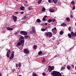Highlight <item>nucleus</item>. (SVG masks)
Wrapping results in <instances>:
<instances>
[{
	"mask_svg": "<svg viewBox=\"0 0 76 76\" xmlns=\"http://www.w3.org/2000/svg\"><path fill=\"white\" fill-rule=\"evenodd\" d=\"M46 9L45 7H43L42 8V10H41L42 12H44V11H45V10Z\"/></svg>",
	"mask_w": 76,
	"mask_h": 76,
	"instance_id": "nucleus-28",
	"label": "nucleus"
},
{
	"mask_svg": "<svg viewBox=\"0 0 76 76\" xmlns=\"http://www.w3.org/2000/svg\"><path fill=\"white\" fill-rule=\"evenodd\" d=\"M14 53H15V52H14V51H12L11 54H12L14 56Z\"/></svg>",
	"mask_w": 76,
	"mask_h": 76,
	"instance_id": "nucleus-41",
	"label": "nucleus"
},
{
	"mask_svg": "<svg viewBox=\"0 0 76 76\" xmlns=\"http://www.w3.org/2000/svg\"><path fill=\"white\" fill-rule=\"evenodd\" d=\"M20 10H21L23 11L25 10V7H23V6H21L20 8Z\"/></svg>",
	"mask_w": 76,
	"mask_h": 76,
	"instance_id": "nucleus-14",
	"label": "nucleus"
},
{
	"mask_svg": "<svg viewBox=\"0 0 76 76\" xmlns=\"http://www.w3.org/2000/svg\"><path fill=\"white\" fill-rule=\"evenodd\" d=\"M20 34L24 35H26L28 34V33H27V32L25 31H20Z\"/></svg>",
	"mask_w": 76,
	"mask_h": 76,
	"instance_id": "nucleus-7",
	"label": "nucleus"
},
{
	"mask_svg": "<svg viewBox=\"0 0 76 76\" xmlns=\"http://www.w3.org/2000/svg\"><path fill=\"white\" fill-rule=\"evenodd\" d=\"M42 20L43 21H45V20H46V19H45V18H43L42 19Z\"/></svg>",
	"mask_w": 76,
	"mask_h": 76,
	"instance_id": "nucleus-34",
	"label": "nucleus"
},
{
	"mask_svg": "<svg viewBox=\"0 0 76 76\" xmlns=\"http://www.w3.org/2000/svg\"><path fill=\"white\" fill-rule=\"evenodd\" d=\"M28 37V36H24L25 38H27Z\"/></svg>",
	"mask_w": 76,
	"mask_h": 76,
	"instance_id": "nucleus-42",
	"label": "nucleus"
},
{
	"mask_svg": "<svg viewBox=\"0 0 76 76\" xmlns=\"http://www.w3.org/2000/svg\"><path fill=\"white\" fill-rule=\"evenodd\" d=\"M17 0V1H18V0Z\"/></svg>",
	"mask_w": 76,
	"mask_h": 76,
	"instance_id": "nucleus-62",
	"label": "nucleus"
},
{
	"mask_svg": "<svg viewBox=\"0 0 76 76\" xmlns=\"http://www.w3.org/2000/svg\"><path fill=\"white\" fill-rule=\"evenodd\" d=\"M45 35H46V36H48L50 37V38H51L53 36V34H52V32H49L48 33H45Z\"/></svg>",
	"mask_w": 76,
	"mask_h": 76,
	"instance_id": "nucleus-4",
	"label": "nucleus"
},
{
	"mask_svg": "<svg viewBox=\"0 0 76 76\" xmlns=\"http://www.w3.org/2000/svg\"><path fill=\"white\" fill-rule=\"evenodd\" d=\"M18 12H15V13H16V14H18Z\"/></svg>",
	"mask_w": 76,
	"mask_h": 76,
	"instance_id": "nucleus-50",
	"label": "nucleus"
},
{
	"mask_svg": "<svg viewBox=\"0 0 76 76\" xmlns=\"http://www.w3.org/2000/svg\"><path fill=\"white\" fill-rule=\"evenodd\" d=\"M66 20L68 22H69V21H70V18H66Z\"/></svg>",
	"mask_w": 76,
	"mask_h": 76,
	"instance_id": "nucleus-29",
	"label": "nucleus"
},
{
	"mask_svg": "<svg viewBox=\"0 0 76 76\" xmlns=\"http://www.w3.org/2000/svg\"><path fill=\"white\" fill-rule=\"evenodd\" d=\"M75 25H76V23H75Z\"/></svg>",
	"mask_w": 76,
	"mask_h": 76,
	"instance_id": "nucleus-60",
	"label": "nucleus"
},
{
	"mask_svg": "<svg viewBox=\"0 0 76 76\" xmlns=\"http://www.w3.org/2000/svg\"><path fill=\"white\" fill-rule=\"evenodd\" d=\"M45 58H43V60H42V62L43 63H44V62H45Z\"/></svg>",
	"mask_w": 76,
	"mask_h": 76,
	"instance_id": "nucleus-35",
	"label": "nucleus"
},
{
	"mask_svg": "<svg viewBox=\"0 0 76 76\" xmlns=\"http://www.w3.org/2000/svg\"><path fill=\"white\" fill-rule=\"evenodd\" d=\"M64 69V67H62L61 68V70H63Z\"/></svg>",
	"mask_w": 76,
	"mask_h": 76,
	"instance_id": "nucleus-39",
	"label": "nucleus"
},
{
	"mask_svg": "<svg viewBox=\"0 0 76 76\" xmlns=\"http://www.w3.org/2000/svg\"><path fill=\"white\" fill-rule=\"evenodd\" d=\"M35 27L34 26L32 27V31H33L34 33H35L36 32V30L35 29Z\"/></svg>",
	"mask_w": 76,
	"mask_h": 76,
	"instance_id": "nucleus-11",
	"label": "nucleus"
},
{
	"mask_svg": "<svg viewBox=\"0 0 76 76\" xmlns=\"http://www.w3.org/2000/svg\"><path fill=\"white\" fill-rule=\"evenodd\" d=\"M42 54V51H39L38 53L39 55H41Z\"/></svg>",
	"mask_w": 76,
	"mask_h": 76,
	"instance_id": "nucleus-24",
	"label": "nucleus"
},
{
	"mask_svg": "<svg viewBox=\"0 0 76 76\" xmlns=\"http://www.w3.org/2000/svg\"><path fill=\"white\" fill-rule=\"evenodd\" d=\"M61 26H64H64H67V25L66 23H63L61 25Z\"/></svg>",
	"mask_w": 76,
	"mask_h": 76,
	"instance_id": "nucleus-13",
	"label": "nucleus"
},
{
	"mask_svg": "<svg viewBox=\"0 0 76 76\" xmlns=\"http://www.w3.org/2000/svg\"><path fill=\"white\" fill-rule=\"evenodd\" d=\"M59 34L60 35H63V31H61L59 32Z\"/></svg>",
	"mask_w": 76,
	"mask_h": 76,
	"instance_id": "nucleus-26",
	"label": "nucleus"
},
{
	"mask_svg": "<svg viewBox=\"0 0 76 76\" xmlns=\"http://www.w3.org/2000/svg\"><path fill=\"white\" fill-rule=\"evenodd\" d=\"M75 70H76V67H75Z\"/></svg>",
	"mask_w": 76,
	"mask_h": 76,
	"instance_id": "nucleus-59",
	"label": "nucleus"
},
{
	"mask_svg": "<svg viewBox=\"0 0 76 76\" xmlns=\"http://www.w3.org/2000/svg\"><path fill=\"white\" fill-rule=\"evenodd\" d=\"M37 45L34 46L33 49H34V50H36V49H37Z\"/></svg>",
	"mask_w": 76,
	"mask_h": 76,
	"instance_id": "nucleus-20",
	"label": "nucleus"
},
{
	"mask_svg": "<svg viewBox=\"0 0 76 76\" xmlns=\"http://www.w3.org/2000/svg\"><path fill=\"white\" fill-rule=\"evenodd\" d=\"M16 67H18L19 66V65L18 64H16Z\"/></svg>",
	"mask_w": 76,
	"mask_h": 76,
	"instance_id": "nucleus-40",
	"label": "nucleus"
},
{
	"mask_svg": "<svg viewBox=\"0 0 76 76\" xmlns=\"http://www.w3.org/2000/svg\"><path fill=\"white\" fill-rule=\"evenodd\" d=\"M54 57H57V56L56 55L55 56H54Z\"/></svg>",
	"mask_w": 76,
	"mask_h": 76,
	"instance_id": "nucleus-57",
	"label": "nucleus"
},
{
	"mask_svg": "<svg viewBox=\"0 0 76 76\" xmlns=\"http://www.w3.org/2000/svg\"><path fill=\"white\" fill-rule=\"evenodd\" d=\"M24 39V37L23 36H21L19 39L20 40L17 43V45L18 46H20L22 44V46L24 45V41L23 39Z\"/></svg>",
	"mask_w": 76,
	"mask_h": 76,
	"instance_id": "nucleus-1",
	"label": "nucleus"
},
{
	"mask_svg": "<svg viewBox=\"0 0 76 76\" xmlns=\"http://www.w3.org/2000/svg\"><path fill=\"white\" fill-rule=\"evenodd\" d=\"M19 76H22V75H19Z\"/></svg>",
	"mask_w": 76,
	"mask_h": 76,
	"instance_id": "nucleus-58",
	"label": "nucleus"
},
{
	"mask_svg": "<svg viewBox=\"0 0 76 76\" xmlns=\"http://www.w3.org/2000/svg\"><path fill=\"white\" fill-rule=\"evenodd\" d=\"M24 19H26L27 17L26 16H24Z\"/></svg>",
	"mask_w": 76,
	"mask_h": 76,
	"instance_id": "nucleus-52",
	"label": "nucleus"
},
{
	"mask_svg": "<svg viewBox=\"0 0 76 76\" xmlns=\"http://www.w3.org/2000/svg\"><path fill=\"white\" fill-rule=\"evenodd\" d=\"M2 76V74L0 72V76Z\"/></svg>",
	"mask_w": 76,
	"mask_h": 76,
	"instance_id": "nucleus-55",
	"label": "nucleus"
},
{
	"mask_svg": "<svg viewBox=\"0 0 76 76\" xmlns=\"http://www.w3.org/2000/svg\"><path fill=\"white\" fill-rule=\"evenodd\" d=\"M52 1L54 3V4H57L58 0H53Z\"/></svg>",
	"mask_w": 76,
	"mask_h": 76,
	"instance_id": "nucleus-16",
	"label": "nucleus"
},
{
	"mask_svg": "<svg viewBox=\"0 0 76 76\" xmlns=\"http://www.w3.org/2000/svg\"><path fill=\"white\" fill-rule=\"evenodd\" d=\"M51 75L53 76H61L62 75L60 72L55 71H53L51 73Z\"/></svg>",
	"mask_w": 76,
	"mask_h": 76,
	"instance_id": "nucleus-2",
	"label": "nucleus"
},
{
	"mask_svg": "<svg viewBox=\"0 0 76 76\" xmlns=\"http://www.w3.org/2000/svg\"><path fill=\"white\" fill-rule=\"evenodd\" d=\"M7 51H8L6 54L7 57L8 58H9V54H10V53H11V51H10V50L8 49H7Z\"/></svg>",
	"mask_w": 76,
	"mask_h": 76,
	"instance_id": "nucleus-6",
	"label": "nucleus"
},
{
	"mask_svg": "<svg viewBox=\"0 0 76 76\" xmlns=\"http://www.w3.org/2000/svg\"><path fill=\"white\" fill-rule=\"evenodd\" d=\"M28 9L29 10H31L33 9L32 7H28Z\"/></svg>",
	"mask_w": 76,
	"mask_h": 76,
	"instance_id": "nucleus-21",
	"label": "nucleus"
},
{
	"mask_svg": "<svg viewBox=\"0 0 76 76\" xmlns=\"http://www.w3.org/2000/svg\"><path fill=\"white\" fill-rule=\"evenodd\" d=\"M23 51L24 53H25V54H29V50H27L26 49L24 50Z\"/></svg>",
	"mask_w": 76,
	"mask_h": 76,
	"instance_id": "nucleus-10",
	"label": "nucleus"
},
{
	"mask_svg": "<svg viewBox=\"0 0 76 76\" xmlns=\"http://www.w3.org/2000/svg\"><path fill=\"white\" fill-rule=\"evenodd\" d=\"M24 13V12H20V13H21V14H23Z\"/></svg>",
	"mask_w": 76,
	"mask_h": 76,
	"instance_id": "nucleus-44",
	"label": "nucleus"
},
{
	"mask_svg": "<svg viewBox=\"0 0 76 76\" xmlns=\"http://www.w3.org/2000/svg\"><path fill=\"white\" fill-rule=\"evenodd\" d=\"M32 76H37V75L35 73H33Z\"/></svg>",
	"mask_w": 76,
	"mask_h": 76,
	"instance_id": "nucleus-32",
	"label": "nucleus"
},
{
	"mask_svg": "<svg viewBox=\"0 0 76 76\" xmlns=\"http://www.w3.org/2000/svg\"><path fill=\"white\" fill-rule=\"evenodd\" d=\"M46 29L45 28H42L41 29V30L42 31H46Z\"/></svg>",
	"mask_w": 76,
	"mask_h": 76,
	"instance_id": "nucleus-31",
	"label": "nucleus"
},
{
	"mask_svg": "<svg viewBox=\"0 0 76 76\" xmlns=\"http://www.w3.org/2000/svg\"><path fill=\"white\" fill-rule=\"evenodd\" d=\"M49 11L51 12H54V9H50Z\"/></svg>",
	"mask_w": 76,
	"mask_h": 76,
	"instance_id": "nucleus-17",
	"label": "nucleus"
},
{
	"mask_svg": "<svg viewBox=\"0 0 76 76\" xmlns=\"http://www.w3.org/2000/svg\"><path fill=\"white\" fill-rule=\"evenodd\" d=\"M55 21H56V20L55 19H53V22H55Z\"/></svg>",
	"mask_w": 76,
	"mask_h": 76,
	"instance_id": "nucleus-43",
	"label": "nucleus"
},
{
	"mask_svg": "<svg viewBox=\"0 0 76 76\" xmlns=\"http://www.w3.org/2000/svg\"><path fill=\"white\" fill-rule=\"evenodd\" d=\"M6 28L7 30H8V31H12L13 29L12 28H10L9 27H7Z\"/></svg>",
	"mask_w": 76,
	"mask_h": 76,
	"instance_id": "nucleus-12",
	"label": "nucleus"
},
{
	"mask_svg": "<svg viewBox=\"0 0 76 76\" xmlns=\"http://www.w3.org/2000/svg\"><path fill=\"white\" fill-rule=\"evenodd\" d=\"M37 21L38 22V23H40V22H41V20H40V19H38L37 20Z\"/></svg>",
	"mask_w": 76,
	"mask_h": 76,
	"instance_id": "nucleus-23",
	"label": "nucleus"
},
{
	"mask_svg": "<svg viewBox=\"0 0 76 76\" xmlns=\"http://www.w3.org/2000/svg\"><path fill=\"white\" fill-rule=\"evenodd\" d=\"M18 65H19V67H21V66H22V64H21V63L19 62Z\"/></svg>",
	"mask_w": 76,
	"mask_h": 76,
	"instance_id": "nucleus-30",
	"label": "nucleus"
},
{
	"mask_svg": "<svg viewBox=\"0 0 76 76\" xmlns=\"http://www.w3.org/2000/svg\"><path fill=\"white\" fill-rule=\"evenodd\" d=\"M75 6H73V7L72 8V10H75Z\"/></svg>",
	"mask_w": 76,
	"mask_h": 76,
	"instance_id": "nucleus-37",
	"label": "nucleus"
},
{
	"mask_svg": "<svg viewBox=\"0 0 76 76\" xmlns=\"http://www.w3.org/2000/svg\"><path fill=\"white\" fill-rule=\"evenodd\" d=\"M53 21V20L51 19H49L48 20V23H51Z\"/></svg>",
	"mask_w": 76,
	"mask_h": 76,
	"instance_id": "nucleus-19",
	"label": "nucleus"
},
{
	"mask_svg": "<svg viewBox=\"0 0 76 76\" xmlns=\"http://www.w3.org/2000/svg\"><path fill=\"white\" fill-rule=\"evenodd\" d=\"M44 25H46V26L47 25V23H45Z\"/></svg>",
	"mask_w": 76,
	"mask_h": 76,
	"instance_id": "nucleus-48",
	"label": "nucleus"
},
{
	"mask_svg": "<svg viewBox=\"0 0 76 76\" xmlns=\"http://www.w3.org/2000/svg\"><path fill=\"white\" fill-rule=\"evenodd\" d=\"M72 67H73V68H74V67H75L74 66V65H72V66H71Z\"/></svg>",
	"mask_w": 76,
	"mask_h": 76,
	"instance_id": "nucleus-49",
	"label": "nucleus"
},
{
	"mask_svg": "<svg viewBox=\"0 0 76 76\" xmlns=\"http://www.w3.org/2000/svg\"><path fill=\"white\" fill-rule=\"evenodd\" d=\"M68 30L69 31H71V27H69L68 28Z\"/></svg>",
	"mask_w": 76,
	"mask_h": 76,
	"instance_id": "nucleus-38",
	"label": "nucleus"
},
{
	"mask_svg": "<svg viewBox=\"0 0 76 76\" xmlns=\"http://www.w3.org/2000/svg\"><path fill=\"white\" fill-rule=\"evenodd\" d=\"M12 19L13 21L16 22L17 21V17L14 15H12Z\"/></svg>",
	"mask_w": 76,
	"mask_h": 76,
	"instance_id": "nucleus-9",
	"label": "nucleus"
},
{
	"mask_svg": "<svg viewBox=\"0 0 76 76\" xmlns=\"http://www.w3.org/2000/svg\"><path fill=\"white\" fill-rule=\"evenodd\" d=\"M54 69V66H48V70L49 72H52V70H53Z\"/></svg>",
	"mask_w": 76,
	"mask_h": 76,
	"instance_id": "nucleus-3",
	"label": "nucleus"
},
{
	"mask_svg": "<svg viewBox=\"0 0 76 76\" xmlns=\"http://www.w3.org/2000/svg\"><path fill=\"white\" fill-rule=\"evenodd\" d=\"M13 62H15V61H13Z\"/></svg>",
	"mask_w": 76,
	"mask_h": 76,
	"instance_id": "nucleus-61",
	"label": "nucleus"
},
{
	"mask_svg": "<svg viewBox=\"0 0 76 76\" xmlns=\"http://www.w3.org/2000/svg\"><path fill=\"white\" fill-rule=\"evenodd\" d=\"M14 57V55L13 54H11V56L9 58V59H10V60H12L13 58Z\"/></svg>",
	"mask_w": 76,
	"mask_h": 76,
	"instance_id": "nucleus-15",
	"label": "nucleus"
},
{
	"mask_svg": "<svg viewBox=\"0 0 76 76\" xmlns=\"http://www.w3.org/2000/svg\"><path fill=\"white\" fill-rule=\"evenodd\" d=\"M47 15H45L44 16V18H47Z\"/></svg>",
	"mask_w": 76,
	"mask_h": 76,
	"instance_id": "nucleus-53",
	"label": "nucleus"
},
{
	"mask_svg": "<svg viewBox=\"0 0 76 76\" xmlns=\"http://www.w3.org/2000/svg\"><path fill=\"white\" fill-rule=\"evenodd\" d=\"M7 51H8L6 54L7 57L8 58H9V54H10V53H11V51H10V50L8 49H7Z\"/></svg>",
	"mask_w": 76,
	"mask_h": 76,
	"instance_id": "nucleus-5",
	"label": "nucleus"
},
{
	"mask_svg": "<svg viewBox=\"0 0 76 76\" xmlns=\"http://www.w3.org/2000/svg\"><path fill=\"white\" fill-rule=\"evenodd\" d=\"M48 1L50 3H51V0H48Z\"/></svg>",
	"mask_w": 76,
	"mask_h": 76,
	"instance_id": "nucleus-47",
	"label": "nucleus"
},
{
	"mask_svg": "<svg viewBox=\"0 0 76 76\" xmlns=\"http://www.w3.org/2000/svg\"><path fill=\"white\" fill-rule=\"evenodd\" d=\"M70 17H71V18H73V16L72 15H71Z\"/></svg>",
	"mask_w": 76,
	"mask_h": 76,
	"instance_id": "nucleus-56",
	"label": "nucleus"
},
{
	"mask_svg": "<svg viewBox=\"0 0 76 76\" xmlns=\"http://www.w3.org/2000/svg\"><path fill=\"white\" fill-rule=\"evenodd\" d=\"M74 37H76V32H75Z\"/></svg>",
	"mask_w": 76,
	"mask_h": 76,
	"instance_id": "nucleus-45",
	"label": "nucleus"
},
{
	"mask_svg": "<svg viewBox=\"0 0 76 76\" xmlns=\"http://www.w3.org/2000/svg\"><path fill=\"white\" fill-rule=\"evenodd\" d=\"M18 33L17 32H16V33H15V35H18Z\"/></svg>",
	"mask_w": 76,
	"mask_h": 76,
	"instance_id": "nucleus-51",
	"label": "nucleus"
},
{
	"mask_svg": "<svg viewBox=\"0 0 76 76\" xmlns=\"http://www.w3.org/2000/svg\"><path fill=\"white\" fill-rule=\"evenodd\" d=\"M68 36L69 37V38H72V34L70 33H69L68 34Z\"/></svg>",
	"mask_w": 76,
	"mask_h": 76,
	"instance_id": "nucleus-18",
	"label": "nucleus"
},
{
	"mask_svg": "<svg viewBox=\"0 0 76 76\" xmlns=\"http://www.w3.org/2000/svg\"><path fill=\"white\" fill-rule=\"evenodd\" d=\"M55 38H56L55 37H53V40H54V39H55Z\"/></svg>",
	"mask_w": 76,
	"mask_h": 76,
	"instance_id": "nucleus-54",
	"label": "nucleus"
},
{
	"mask_svg": "<svg viewBox=\"0 0 76 76\" xmlns=\"http://www.w3.org/2000/svg\"><path fill=\"white\" fill-rule=\"evenodd\" d=\"M71 35H72V36H74L75 37V33H74V32L73 31L71 32Z\"/></svg>",
	"mask_w": 76,
	"mask_h": 76,
	"instance_id": "nucleus-22",
	"label": "nucleus"
},
{
	"mask_svg": "<svg viewBox=\"0 0 76 76\" xmlns=\"http://www.w3.org/2000/svg\"><path fill=\"white\" fill-rule=\"evenodd\" d=\"M42 75H43V76H45V73H42Z\"/></svg>",
	"mask_w": 76,
	"mask_h": 76,
	"instance_id": "nucleus-46",
	"label": "nucleus"
},
{
	"mask_svg": "<svg viewBox=\"0 0 76 76\" xmlns=\"http://www.w3.org/2000/svg\"><path fill=\"white\" fill-rule=\"evenodd\" d=\"M75 4V2L73 1H72L71 2V4H73V5H74V4Z\"/></svg>",
	"mask_w": 76,
	"mask_h": 76,
	"instance_id": "nucleus-33",
	"label": "nucleus"
},
{
	"mask_svg": "<svg viewBox=\"0 0 76 76\" xmlns=\"http://www.w3.org/2000/svg\"><path fill=\"white\" fill-rule=\"evenodd\" d=\"M42 0H39L38 1V4H40L41 3V1H42Z\"/></svg>",
	"mask_w": 76,
	"mask_h": 76,
	"instance_id": "nucleus-27",
	"label": "nucleus"
},
{
	"mask_svg": "<svg viewBox=\"0 0 76 76\" xmlns=\"http://www.w3.org/2000/svg\"><path fill=\"white\" fill-rule=\"evenodd\" d=\"M29 33L30 34H33V33H34V31H30V32H29Z\"/></svg>",
	"mask_w": 76,
	"mask_h": 76,
	"instance_id": "nucleus-36",
	"label": "nucleus"
},
{
	"mask_svg": "<svg viewBox=\"0 0 76 76\" xmlns=\"http://www.w3.org/2000/svg\"><path fill=\"white\" fill-rule=\"evenodd\" d=\"M57 31V28H56V27H54L52 30V32H53L54 34H56Z\"/></svg>",
	"mask_w": 76,
	"mask_h": 76,
	"instance_id": "nucleus-8",
	"label": "nucleus"
},
{
	"mask_svg": "<svg viewBox=\"0 0 76 76\" xmlns=\"http://www.w3.org/2000/svg\"><path fill=\"white\" fill-rule=\"evenodd\" d=\"M67 69H68V70H70V69H71V67H70V66H67Z\"/></svg>",
	"mask_w": 76,
	"mask_h": 76,
	"instance_id": "nucleus-25",
	"label": "nucleus"
}]
</instances>
